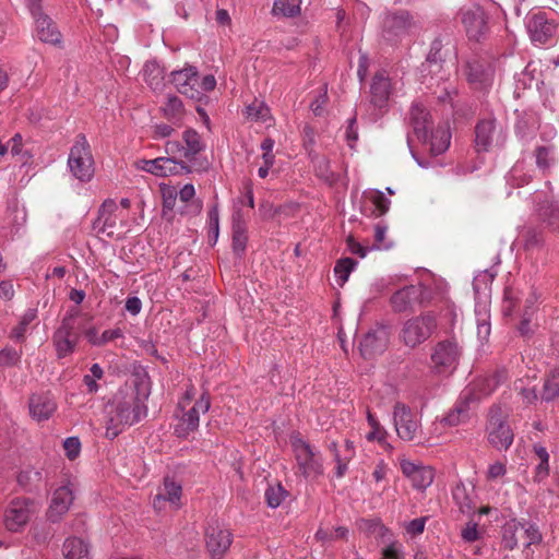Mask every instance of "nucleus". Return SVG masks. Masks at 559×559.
<instances>
[{
    "label": "nucleus",
    "mask_w": 559,
    "mask_h": 559,
    "mask_svg": "<svg viewBox=\"0 0 559 559\" xmlns=\"http://www.w3.org/2000/svg\"><path fill=\"white\" fill-rule=\"evenodd\" d=\"M147 396L148 393H143L141 396L138 390L119 391L106 409L105 436L112 440L128 427L145 418L147 416Z\"/></svg>",
    "instance_id": "nucleus-1"
},
{
    "label": "nucleus",
    "mask_w": 559,
    "mask_h": 559,
    "mask_svg": "<svg viewBox=\"0 0 559 559\" xmlns=\"http://www.w3.org/2000/svg\"><path fill=\"white\" fill-rule=\"evenodd\" d=\"M492 281V276L487 272L478 274L473 282L474 292L476 295L475 316L477 323V337L485 344L487 343L490 333V294L488 283Z\"/></svg>",
    "instance_id": "nucleus-2"
},
{
    "label": "nucleus",
    "mask_w": 559,
    "mask_h": 559,
    "mask_svg": "<svg viewBox=\"0 0 559 559\" xmlns=\"http://www.w3.org/2000/svg\"><path fill=\"white\" fill-rule=\"evenodd\" d=\"M292 448L298 473L308 480H316L324 474L322 456L319 450L298 436L292 437Z\"/></svg>",
    "instance_id": "nucleus-3"
},
{
    "label": "nucleus",
    "mask_w": 559,
    "mask_h": 559,
    "mask_svg": "<svg viewBox=\"0 0 559 559\" xmlns=\"http://www.w3.org/2000/svg\"><path fill=\"white\" fill-rule=\"evenodd\" d=\"M68 168L71 175L81 182H90L94 177L95 162L84 134H79L70 148Z\"/></svg>",
    "instance_id": "nucleus-4"
},
{
    "label": "nucleus",
    "mask_w": 559,
    "mask_h": 559,
    "mask_svg": "<svg viewBox=\"0 0 559 559\" xmlns=\"http://www.w3.org/2000/svg\"><path fill=\"white\" fill-rule=\"evenodd\" d=\"M540 542L542 534L534 524L510 520L502 526L501 545L508 550L515 549L520 544L528 548Z\"/></svg>",
    "instance_id": "nucleus-5"
},
{
    "label": "nucleus",
    "mask_w": 559,
    "mask_h": 559,
    "mask_svg": "<svg viewBox=\"0 0 559 559\" xmlns=\"http://www.w3.org/2000/svg\"><path fill=\"white\" fill-rule=\"evenodd\" d=\"M436 317L429 312L406 320L400 332L401 342L409 348H416L426 342L436 331Z\"/></svg>",
    "instance_id": "nucleus-6"
},
{
    "label": "nucleus",
    "mask_w": 559,
    "mask_h": 559,
    "mask_svg": "<svg viewBox=\"0 0 559 559\" xmlns=\"http://www.w3.org/2000/svg\"><path fill=\"white\" fill-rule=\"evenodd\" d=\"M488 442L499 451H506L513 442L514 435L507 421V415L499 406H492L486 427Z\"/></svg>",
    "instance_id": "nucleus-7"
},
{
    "label": "nucleus",
    "mask_w": 559,
    "mask_h": 559,
    "mask_svg": "<svg viewBox=\"0 0 559 559\" xmlns=\"http://www.w3.org/2000/svg\"><path fill=\"white\" fill-rule=\"evenodd\" d=\"M39 512V506L28 498L13 499L4 513V525L10 532H21Z\"/></svg>",
    "instance_id": "nucleus-8"
},
{
    "label": "nucleus",
    "mask_w": 559,
    "mask_h": 559,
    "mask_svg": "<svg viewBox=\"0 0 559 559\" xmlns=\"http://www.w3.org/2000/svg\"><path fill=\"white\" fill-rule=\"evenodd\" d=\"M506 141V132L496 119L480 120L475 128V147L477 152H489L500 147Z\"/></svg>",
    "instance_id": "nucleus-9"
},
{
    "label": "nucleus",
    "mask_w": 559,
    "mask_h": 559,
    "mask_svg": "<svg viewBox=\"0 0 559 559\" xmlns=\"http://www.w3.org/2000/svg\"><path fill=\"white\" fill-rule=\"evenodd\" d=\"M527 32L536 44H546L559 33V22L556 17H549L546 12L537 11L527 16Z\"/></svg>",
    "instance_id": "nucleus-10"
},
{
    "label": "nucleus",
    "mask_w": 559,
    "mask_h": 559,
    "mask_svg": "<svg viewBox=\"0 0 559 559\" xmlns=\"http://www.w3.org/2000/svg\"><path fill=\"white\" fill-rule=\"evenodd\" d=\"M211 407V400L207 392H203L195 401L194 405L178 416V423L175 427V433L179 438H187L190 433L194 432L200 423V414H205Z\"/></svg>",
    "instance_id": "nucleus-11"
},
{
    "label": "nucleus",
    "mask_w": 559,
    "mask_h": 559,
    "mask_svg": "<svg viewBox=\"0 0 559 559\" xmlns=\"http://www.w3.org/2000/svg\"><path fill=\"white\" fill-rule=\"evenodd\" d=\"M134 167L138 170L148 173L156 177H167L183 173L189 174L191 171L189 166L171 157H157L154 159L141 158L134 162Z\"/></svg>",
    "instance_id": "nucleus-12"
},
{
    "label": "nucleus",
    "mask_w": 559,
    "mask_h": 559,
    "mask_svg": "<svg viewBox=\"0 0 559 559\" xmlns=\"http://www.w3.org/2000/svg\"><path fill=\"white\" fill-rule=\"evenodd\" d=\"M461 355L457 343L445 340L437 343L431 353L433 368L438 372H448L456 368Z\"/></svg>",
    "instance_id": "nucleus-13"
},
{
    "label": "nucleus",
    "mask_w": 559,
    "mask_h": 559,
    "mask_svg": "<svg viewBox=\"0 0 559 559\" xmlns=\"http://www.w3.org/2000/svg\"><path fill=\"white\" fill-rule=\"evenodd\" d=\"M461 23L467 37L478 41L488 31L487 15L479 5L463 8L460 12Z\"/></svg>",
    "instance_id": "nucleus-14"
},
{
    "label": "nucleus",
    "mask_w": 559,
    "mask_h": 559,
    "mask_svg": "<svg viewBox=\"0 0 559 559\" xmlns=\"http://www.w3.org/2000/svg\"><path fill=\"white\" fill-rule=\"evenodd\" d=\"M393 420L397 436L405 441H412L417 436L420 423L415 413L405 404L397 403L393 411Z\"/></svg>",
    "instance_id": "nucleus-15"
},
{
    "label": "nucleus",
    "mask_w": 559,
    "mask_h": 559,
    "mask_svg": "<svg viewBox=\"0 0 559 559\" xmlns=\"http://www.w3.org/2000/svg\"><path fill=\"white\" fill-rule=\"evenodd\" d=\"M400 467L403 475L411 480L413 487L417 490H426L433 481L435 472L430 466L401 457Z\"/></svg>",
    "instance_id": "nucleus-16"
},
{
    "label": "nucleus",
    "mask_w": 559,
    "mask_h": 559,
    "mask_svg": "<svg viewBox=\"0 0 559 559\" xmlns=\"http://www.w3.org/2000/svg\"><path fill=\"white\" fill-rule=\"evenodd\" d=\"M233 543L229 530L219 525L210 526L205 534L206 549L212 559H222Z\"/></svg>",
    "instance_id": "nucleus-17"
},
{
    "label": "nucleus",
    "mask_w": 559,
    "mask_h": 559,
    "mask_svg": "<svg viewBox=\"0 0 559 559\" xmlns=\"http://www.w3.org/2000/svg\"><path fill=\"white\" fill-rule=\"evenodd\" d=\"M427 299L421 285H409L395 292L390 301L395 312H405L412 310L416 305H421Z\"/></svg>",
    "instance_id": "nucleus-18"
},
{
    "label": "nucleus",
    "mask_w": 559,
    "mask_h": 559,
    "mask_svg": "<svg viewBox=\"0 0 559 559\" xmlns=\"http://www.w3.org/2000/svg\"><path fill=\"white\" fill-rule=\"evenodd\" d=\"M171 82L179 93L190 98H199V74L194 67H187L182 70L170 73Z\"/></svg>",
    "instance_id": "nucleus-19"
},
{
    "label": "nucleus",
    "mask_w": 559,
    "mask_h": 559,
    "mask_svg": "<svg viewBox=\"0 0 559 559\" xmlns=\"http://www.w3.org/2000/svg\"><path fill=\"white\" fill-rule=\"evenodd\" d=\"M73 499V489L70 485L57 488L52 493L51 502L47 510V519L53 523L60 521L69 511Z\"/></svg>",
    "instance_id": "nucleus-20"
},
{
    "label": "nucleus",
    "mask_w": 559,
    "mask_h": 559,
    "mask_svg": "<svg viewBox=\"0 0 559 559\" xmlns=\"http://www.w3.org/2000/svg\"><path fill=\"white\" fill-rule=\"evenodd\" d=\"M73 329L72 320L64 318L53 334V344L59 358L66 357L74 350L78 336L73 333Z\"/></svg>",
    "instance_id": "nucleus-21"
},
{
    "label": "nucleus",
    "mask_w": 559,
    "mask_h": 559,
    "mask_svg": "<svg viewBox=\"0 0 559 559\" xmlns=\"http://www.w3.org/2000/svg\"><path fill=\"white\" fill-rule=\"evenodd\" d=\"M389 333L384 328H377L366 333L359 343V350L366 358L382 353L388 344Z\"/></svg>",
    "instance_id": "nucleus-22"
},
{
    "label": "nucleus",
    "mask_w": 559,
    "mask_h": 559,
    "mask_svg": "<svg viewBox=\"0 0 559 559\" xmlns=\"http://www.w3.org/2000/svg\"><path fill=\"white\" fill-rule=\"evenodd\" d=\"M182 487L170 478H165L163 487L154 498L153 506L156 510L160 511L168 503L173 509L181 507Z\"/></svg>",
    "instance_id": "nucleus-23"
},
{
    "label": "nucleus",
    "mask_w": 559,
    "mask_h": 559,
    "mask_svg": "<svg viewBox=\"0 0 559 559\" xmlns=\"http://www.w3.org/2000/svg\"><path fill=\"white\" fill-rule=\"evenodd\" d=\"M503 380L504 376L502 372L481 376L474 380L465 392L473 399V401H477L489 396Z\"/></svg>",
    "instance_id": "nucleus-24"
},
{
    "label": "nucleus",
    "mask_w": 559,
    "mask_h": 559,
    "mask_svg": "<svg viewBox=\"0 0 559 559\" xmlns=\"http://www.w3.org/2000/svg\"><path fill=\"white\" fill-rule=\"evenodd\" d=\"M473 402V399L464 391L460 401L444 417V423L452 427L468 423L474 416L471 406Z\"/></svg>",
    "instance_id": "nucleus-25"
},
{
    "label": "nucleus",
    "mask_w": 559,
    "mask_h": 559,
    "mask_svg": "<svg viewBox=\"0 0 559 559\" xmlns=\"http://www.w3.org/2000/svg\"><path fill=\"white\" fill-rule=\"evenodd\" d=\"M56 408V402L48 393L34 394L29 400L31 416L37 421L49 419Z\"/></svg>",
    "instance_id": "nucleus-26"
},
{
    "label": "nucleus",
    "mask_w": 559,
    "mask_h": 559,
    "mask_svg": "<svg viewBox=\"0 0 559 559\" xmlns=\"http://www.w3.org/2000/svg\"><path fill=\"white\" fill-rule=\"evenodd\" d=\"M117 212L118 205L115 201L106 200L102 204L99 209V215L96 222L99 233L106 234L107 236L114 235L118 221Z\"/></svg>",
    "instance_id": "nucleus-27"
},
{
    "label": "nucleus",
    "mask_w": 559,
    "mask_h": 559,
    "mask_svg": "<svg viewBox=\"0 0 559 559\" xmlns=\"http://www.w3.org/2000/svg\"><path fill=\"white\" fill-rule=\"evenodd\" d=\"M35 33L37 38L44 44L58 46L62 41L60 31L48 15L35 21Z\"/></svg>",
    "instance_id": "nucleus-28"
},
{
    "label": "nucleus",
    "mask_w": 559,
    "mask_h": 559,
    "mask_svg": "<svg viewBox=\"0 0 559 559\" xmlns=\"http://www.w3.org/2000/svg\"><path fill=\"white\" fill-rule=\"evenodd\" d=\"M411 120L417 136L427 141L430 129L429 112L427 109L420 104H413L411 108Z\"/></svg>",
    "instance_id": "nucleus-29"
},
{
    "label": "nucleus",
    "mask_w": 559,
    "mask_h": 559,
    "mask_svg": "<svg viewBox=\"0 0 559 559\" xmlns=\"http://www.w3.org/2000/svg\"><path fill=\"white\" fill-rule=\"evenodd\" d=\"M247 227L246 222L239 211L233 215V250L237 255H241L247 247Z\"/></svg>",
    "instance_id": "nucleus-30"
},
{
    "label": "nucleus",
    "mask_w": 559,
    "mask_h": 559,
    "mask_svg": "<svg viewBox=\"0 0 559 559\" xmlns=\"http://www.w3.org/2000/svg\"><path fill=\"white\" fill-rule=\"evenodd\" d=\"M243 115L246 119L251 122H261L267 126L273 123L270 108L263 100L257 98L246 106Z\"/></svg>",
    "instance_id": "nucleus-31"
},
{
    "label": "nucleus",
    "mask_w": 559,
    "mask_h": 559,
    "mask_svg": "<svg viewBox=\"0 0 559 559\" xmlns=\"http://www.w3.org/2000/svg\"><path fill=\"white\" fill-rule=\"evenodd\" d=\"M62 552L67 559H90V545L82 538L69 537L63 543Z\"/></svg>",
    "instance_id": "nucleus-32"
},
{
    "label": "nucleus",
    "mask_w": 559,
    "mask_h": 559,
    "mask_svg": "<svg viewBox=\"0 0 559 559\" xmlns=\"http://www.w3.org/2000/svg\"><path fill=\"white\" fill-rule=\"evenodd\" d=\"M534 157L537 168L547 173L557 162L556 147L552 144L538 145L534 150Z\"/></svg>",
    "instance_id": "nucleus-33"
},
{
    "label": "nucleus",
    "mask_w": 559,
    "mask_h": 559,
    "mask_svg": "<svg viewBox=\"0 0 559 559\" xmlns=\"http://www.w3.org/2000/svg\"><path fill=\"white\" fill-rule=\"evenodd\" d=\"M370 90L374 105L382 106L390 96L391 84L389 78L383 73L376 74Z\"/></svg>",
    "instance_id": "nucleus-34"
},
{
    "label": "nucleus",
    "mask_w": 559,
    "mask_h": 559,
    "mask_svg": "<svg viewBox=\"0 0 559 559\" xmlns=\"http://www.w3.org/2000/svg\"><path fill=\"white\" fill-rule=\"evenodd\" d=\"M162 112L164 117L174 124L180 126L185 116V107L181 99L175 95L168 96L166 103L162 107Z\"/></svg>",
    "instance_id": "nucleus-35"
},
{
    "label": "nucleus",
    "mask_w": 559,
    "mask_h": 559,
    "mask_svg": "<svg viewBox=\"0 0 559 559\" xmlns=\"http://www.w3.org/2000/svg\"><path fill=\"white\" fill-rule=\"evenodd\" d=\"M183 141L186 144L183 147V157L191 162L195 155L204 148V145L199 133L192 129H188L183 132Z\"/></svg>",
    "instance_id": "nucleus-36"
},
{
    "label": "nucleus",
    "mask_w": 559,
    "mask_h": 559,
    "mask_svg": "<svg viewBox=\"0 0 559 559\" xmlns=\"http://www.w3.org/2000/svg\"><path fill=\"white\" fill-rule=\"evenodd\" d=\"M533 452L538 460L535 467V480L540 481L549 475V454L546 448L539 443L533 445Z\"/></svg>",
    "instance_id": "nucleus-37"
},
{
    "label": "nucleus",
    "mask_w": 559,
    "mask_h": 559,
    "mask_svg": "<svg viewBox=\"0 0 559 559\" xmlns=\"http://www.w3.org/2000/svg\"><path fill=\"white\" fill-rule=\"evenodd\" d=\"M145 82L152 90H159L163 86L164 70L156 61H148L143 69Z\"/></svg>",
    "instance_id": "nucleus-38"
},
{
    "label": "nucleus",
    "mask_w": 559,
    "mask_h": 559,
    "mask_svg": "<svg viewBox=\"0 0 559 559\" xmlns=\"http://www.w3.org/2000/svg\"><path fill=\"white\" fill-rule=\"evenodd\" d=\"M348 536V528L345 526L336 527H319L314 537L323 545L331 544L333 542L346 539Z\"/></svg>",
    "instance_id": "nucleus-39"
},
{
    "label": "nucleus",
    "mask_w": 559,
    "mask_h": 559,
    "mask_svg": "<svg viewBox=\"0 0 559 559\" xmlns=\"http://www.w3.org/2000/svg\"><path fill=\"white\" fill-rule=\"evenodd\" d=\"M37 318V310L35 308L27 309L20 318L16 326L10 333V337L14 341L21 342L24 340L28 325Z\"/></svg>",
    "instance_id": "nucleus-40"
},
{
    "label": "nucleus",
    "mask_w": 559,
    "mask_h": 559,
    "mask_svg": "<svg viewBox=\"0 0 559 559\" xmlns=\"http://www.w3.org/2000/svg\"><path fill=\"white\" fill-rule=\"evenodd\" d=\"M451 134L448 129H437L430 136V150L435 155L442 154L450 145Z\"/></svg>",
    "instance_id": "nucleus-41"
},
{
    "label": "nucleus",
    "mask_w": 559,
    "mask_h": 559,
    "mask_svg": "<svg viewBox=\"0 0 559 559\" xmlns=\"http://www.w3.org/2000/svg\"><path fill=\"white\" fill-rule=\"evenodd\" d=\"M559 396V371L551 370L543 385L542 400L550 402Z\"/></svg>",
    "instance_id": "nucleus-42"
},
{
    "label": "nucleus",
    "mask_w": 559,
    "mask_h": 559,
    "mask_svg": "<svg viewBox=\"0 0 559 559\" xmlns=\"http://www.w3.org/2000/svg\"><path fill=\"white\" fill-rule=\"evenodd\" d=\"M356 262L350 258H344L336 262L334 273L337 283L342 286L348 280L350 272L356 266Z\"/></svg>",
    "instance_id": "nucleus-43"
},
{
    "label": "nucleus",
    "mask_w": 559,
    "mask_h": 559,
    "mask_svg": "<svg viewBox=\"0 0 559 559\" xmlns=\"http://www.w3.org/2000/svg\"><path fill=\"white\" fill-rule=\"evenodd\" d=\"M367 421L371 428L370 432L366 436L367 440L378 441L379 443L385 442L386 431L370 412L367 413Z\"/></svg>",
    "instance_id": "nucleus-44"
},
{
    "label": "nucleus",
    "mask_w": 559,
    "mask_h": 559,
    "mask_svg": "<svg viewBox=\"0 0 559 559\" xmlns=\"http://www.w3.org/2000/svg\"><path fill=\"white\" fill-rule=\"evenodd\" d=\"M385 25L395 29H405L412 25V17L408 12L400 11L386 15Z\"/></svg>",
    "instance_id": "nucleus-45"
},
{
    "label": "nucleus",
    "mask_w": 559,
    "mask_h": 559,
    "mask_svg": "<svg viewBox=\"0 0 559 559\" xmlns=\"http://www.w3.org/2000/svg\"><path fill=\"white\" fill-rule=\"evenodd\" d=\"M452 497L463 513H468L472 510V500L464 485L457 484L452 490Z\"/></svg>",
    "instance_id": "nucleus-46"
},
{
    "label": "nucleus",
    "mask_w": 559,
    "mask_h": 559,
    "mask_svg": "<svg viewBox=\"0 0 559 559\" xmlns=\"http://www.w3.org/2000/svg\"><path fill=\"white\" fill-rule=\"evenodd\" d=\"M273 12L283 16L293 17L299 14L300 7L294 1L276 0L273 5Z\"/></svg>",
    "instance_id": "nucleus-47"
},
{
    "label": "nucleus",
    "mask_w": 559,
    "mask_h": 559,
    "mask_svg": "<svg viewBox=\"0 0 559 559\" xmlns=\"http://www.w3.org/2000/svg\"><path fill=\"white\" fill-rule=\"evenodd\" d=\"M286 491L281 485L270 486L265 490V500L270 508H277L285 499Z\"/></svg>",
    "instance_id": "nucleus-48"
},
{
    "label": "nucleus",
    "mask_w": 559,
    "mask_h": 559,
    "mask_svg": "<svg viewBox=\"0 0 559 559\" xmlns=\"http://www.w3.org/2000/svg\"><path fill=\"white\" fill-rule=\"evenodd\" d=\"M368 199L371 201V203L374 205V214L380 216L385 214L389 211L390 207V200L384 197V194L379 191L374 190L371 191L368 195Z\"/></svg>",
    "instance_id": "nucleus-49"
},
{
    "label": "nucleus",
    "mask_w": 559,
    "mask_h": 559,
    "mask_svg": "<svg viewBox=\"0 0 559 559\" xmlns=\"http://www.w3.org/2000/svg\"><path fill=\"white\" fill-rule=\"evenodd\" d=\"M515 390L519 391V394L522 397V402L524 404L531 405L534 404L538 400V395L536 392V386H524L523 381L519 380L515 382Z\"/></svg>",
    "instance_id": "nucleus-50"
},
{
    "label": "nucleus",
    "mask_w": 559,
    "mask_h": 559,
    "mask_svg": "<svg viewBox=\"0 0 559 559\" xmlns=\"http://www.w3.org/2000/svg\"><path fill=\"white\" fill-rule=\"evenodd\" d=\"M507 474V464L501 461H496L489 464L486 472V479L489 481L501 480Z\"/></svg>",
    "instance_id": "nucleus-51"
},
{
    "label": "nucleus",
    "mask_w": 559,
    "mask_h": 559,
    "mask_svg": "<svg viewBox=\"0 0 559 559\" xmlns=\"http://www.w3.org/2000/svg\"><path fill=\"white\" fill-rule=\"evenodd\" d=\"M540 215L552 228V230L559 231V207L550 204L545 210H542Z\"/></svg>",
    "instance_id": "nucleus-52"
},
{
    "label": "nucleus",
    "mask_w": 559,
    "mask_h": 559,
    "mask_svg": "<svg viewBox=\"0 0 559 559\" xmlns=\"http://www.w3.org/2000/svg\"><path fill=\"white\" fill-rule=\"evenodd\" d=\"M63 449L69 460H75L81 452V442L76 437H69L63 441Z\"/></svg>",
    "instance_id": "nucleus-53"
},
{
    "label": "nucleus",
    "mask_w": 559,
    "mask_h": 559,
    "mask_svg": "<svg viewBox=\"0 0 559 559\" xmlns=\"http://www.w3.org/2000/svg\"><path fill=\"white\" fill-rule=\"evenodd\" d=\"M21 358V354L11 347H5L0 350V365L2 366H13Z\"/></svg>",
    "instance_id": "nucleus-54"
},
{
    "label": "nucleus",
    "mask_w": 559,
    "mask_h": 559,
    "mask_svg": "<svg viewBox=\"0 0 559 559\" xmlns=\"http://www.w3.org/2000/svg\"><path fill=\"white\" fill-rule=\"evenodd\" d=\"M280 212L278 207H275L271 202L269 201H262L259 204V214L262 219L269 221L274 218L277 213Z\"/></svg>",
    "instance_id": "nucleus-55"
},
{
    "label": "nucleus",
    "mask_w": 559,
    "mask_h": 559,
    "mask_svg": "<svg viewBox=\"0 0 559 559\" xmlns=\"http://www.w3.org/2000/svg\"><path fill=\"white\" fill-rule=\"evenodd\" d=\"M209 229L210 233L213 235L214 241H216L219 230V215L217 207H212L209 211Z\"/></svg>",
    "instance_id": "nucleus-56"
},
{
    "label": "nucleus",
    "mask_w": 559,
    "mask_h": 559,
    "mask_svg": "<svg viewBox=\"0 0 559 559\" xmlns=\"http://www.w3.org/2000/svg\"><path fill=\"white\" fill-rule=\"evenodd\" d=\"M462 538L467 543H473L479 538L477 523L468 522L461 532Z\"/></svg>",
    "instance_id": "nucleus-57"
},
{
    "label": "nucleus",
    "mask_w": 559,
    "mask_h": 559,
    "mask_svg": "<svg viewBox=\"0 0 559 559\" xmlns=\"http://www.w3.org/2000/svg\"><path fill=\"white\" fill-rule=\"evenodd\" d=\"M543 245V237L534 229H530L525 234L524 246L527 249L536 248Z\"/></svg>",
    "instance_id": "nucleus-58"
},
{
    "label": "nucleus",
    "mask_w": 559,
    "mask_h": 559,
    "mask_svg": "<svg viewBox=\"0 0 559 559\" xmlns=\"http://www.w3.org/2000/svg\"><path fill=\"white\" fill-rule=\"evenodd\" d=\"M27 8L34 21L47 15L43 9V0H28Z\"/></svg>",
    "instance_id": "nucleus-59"
},
{
    "label": "nucleus",
    "mask_w": 559,
    "mask_h": 559,
    "mask_svg": "<svg viewBox=\"0 0 559 559\" xmlns=\"http://www.w3.org/2000/svg\"><path fill=\"white\" fill-rule=\"evenodd\" d=\"M426 524V518H418L412 520L406 525V532L413 536L419 535L424 532Z\"/></svg>",
    "instance_id": "nucleus-60"
},
{
    "label": "nucleus",
    "mask_w": 559,
    "mask_h": 559,
    "mask_svg": "<svg viewBox=\"0 0 559 559\" xmlns=\"http://www.w3.org/2000/svg\"><path fill=\"white\" fill-rule=\"evenodd\" d=\"M15 290L13 282L4 280L0 282V298L3 300H11L14 297Z\"/></svg>",
    "instance_id": "nucleus-61"
},
{
    "label": "nucleus",
    "mask_w": 559,
    "mask_h": 559,
    "mask_svg": "<svg viewBox=\"0 0 559 559\" xmlns=\"http://www.w3.org/2000/svg\"><path fill=\"white\" fill-rule=\"evenodd\" d=\"M369 58L366 52H359L357 75L360 81H364L368 75Z\"/></svg>",
    "instance_id": "nucleus-62"
},
{
    "label": "nucleus",
    "mask_w": 559,
    "mask_h": 559,
    "mask_svg": "<svg viewBox=\"0 0 559 559\" xmlns=\"http://www.w3.org/2000/svg\"><path fill=\"white\" fill-rule=\"evenodd\" d=\"M347 248L353 254H357L360 258H365L367 255V249L357 242L353 236L347 237Z\"/></svg>",
    "instance_id": "nucleus-63"
},
{
    "label": "nucleus",
    "mask_w": 559,
    "mask_h": 559,
    "mask_svg": "<svg viewBox=\"0 0 559 559\" xmlns=\"http://www.w3.org/2000/svg\"><path fill=\"white\" fill-rule=\"evenodd\" d=\"M328 100L326 91L319 95L310 105L311 110L316 116H320L323 112L324 106Z\"/></svg>",
    "instance_id": "nucleus-64"
}]
</instances>
